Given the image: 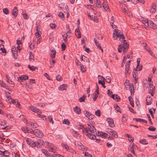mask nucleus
I'll use <instances>...</instances> for the list:
<instances>
[{"instance_id": "680f3d73", "label": "nucleus", "mask_w": 157, "mask_h": 157, "mask_svg": "<svg viewBox=\"0 0 157 157\" xmlns=\"http://www.w3.org/2000/svg\"><path fill=\"white\" fill-rule=\"evenodd\" d=\"M133 87L132 88H131L130 89V91L131 92V95H133L134 93V88L133 86Z\"/></svg>"}, {"instance_id": "ddd939ff", "label": "nucleus", "mask_w": 157, "mask_h": 157, "mask_svg": "<svg viewBox=\"0 0 157 157\" xmlns=\"http://www.w3.org/2000/svg\"><path fill=\"white\" fill-rule=\"evenodd\" d=\"M17 7H14V9L12 10V15L13 16L16 17L17 16L18 13V10Z\"/></svg>"}, {"instance_id": "c9c22d12", "label": "nucleus", "mask_w": 157, "mask_h": 157, "mask_svg": "<svg viewBox=\"0 0 157 157\" xmlns=\"http://www.w3.org/2000/svg\"><path fill=\"white\" fill-rule=\"evenodd\" d=\"M129 66L125 67V74H129L130 75V73L129 72Z\"/></svg>"}, {"instance_id": "412c9836", "label": "nucleus", "mask_w": 157, "mask_h": 157, "mask_svg": "<svg viewBox=\"0 0 157 157\" xmlns=\"http://www.w3.org/2000/svg\"><path fill=\"white\" fill-rule=\"evenodd\" d=\"M30 109L35 113L39 112V111H40L38 109L34 108L33 106H30Z\"/></svg>"}, {"instance_id": "2eb2a0df", "label": "nucleus", "mask_w": 157, "mask_h": 157, "mask_svg": "<svg viewBox=\"0 0 157 157\" xmlns=\"http://www.w3.org/2000/svg\"><path fill=\"white\" fill-rule=\"evenodd\" d=\"M86 135L91 140H95L96 138V136L94 135H93L91 133H87L86 134Z\"/></svg>"}, {"instance_id": "a878e982", "label": "nucleus", "mask_w": 157, "mask_h": 157, "mask_svg": "<svg viewBox=\"0 0 157 157\" xmlns=\"http://www.w3.org/2000/svg\"><path fill=\"white\" fill-rule=\"evenodd\" d=\"M94 1L96 3V5L98 8L101 7V4L99 0H94Z\"/></svg>"}, {"instance_id": "9b49d317", "label": "nucleus", "mask_w": 157, "mask_h": 157, "mask_svg": "<svg viewBox=\"0 0 157 157\" xmlns=\"http://www.w3.org/2000/svg\"><path fill=\"white\" fill-rule=\"evenodd\" d=\"M29 78V77L27 75H23L19 77H18L17 80L18 81H20L21 80L23 81V80H25L28 79Z\"/></svg>"}, {"instance_id": "e433bc0d", "label": "nucleus", "mask_w": 157, "mask_h": 157, "mask_svg": "<svg viewBox=\"0 0 157 157\" xmlns=\"http://www.w3.org/2000/svg\"><path fill=\"white\" fill-rule=\"evenodd\" d=\"M86 96H83L82 97H80L78 101L80 102H82L84 101V100L85 99Z\"/></svg>"}, {"instance_id": "6e6d98bb", "label": "nucleus", "mask_w": 157, "mask_h": 157, "mask_svg": "<svg viewBox=\"0 0 157 157\" xmlns=\"http://www.w3.org/2000/svg\"><path fill=\"white\" fill-rule=\"evenodd\" d=\"M140 58H137V66L136 67V68H137L140 65Z\"/></svg>"}, {"instance_id": "6ab92c4d", "label": "nucleus", "mask_w": 157, "mask_h": 157, "mask_svg": "<svg viewBox=\"0 0 157 157\" xmlns=\"http://www.w3.org/2000/svg\"><path fill=\"white\" fill-rule=\"evenodd\" d=\"M73 109L74 111L78 114H79L81 113L80 109L78 106H76Z\"/></svg>"}, {"instance_id": "f03ea898", "label": "nucleus", "mask_w": 157, "mask_h": 157, "mask_svg": "<svg viewBox=\"0 0 157 157\" xmlns=\"http://www.w3.org/2000/svg\"><path fill=\"white\" fill-rule=\"evenodd\" d=\"M124 39L125 38L124 36V38H121V40H120L122 43H123V45L122 44H121L119 46L118 50V52L120 53L121 52L122 50L123 53H125L129 48V44H127Z\"/></svg>"}, {"instance_id": "1a4fd4ad", "label": "nucleus", "mask_w": 157, "mask_h": 157, "mask_svg": "<svg viewBox=\"0 0 157 157\" xmlns=\"http://www.w3.org/2000/svg\"><path fill=\"white\" fill-rule=\"evenodd\" d=\"M107 132L110 135H112L113 136L116 138L118 137V135H117L116 132L115 131L112 130L111 129H108Z\"/></svg>"}, {"instance_id": "de8ad7c7", "label": "nucleus", "mask_w": 157, "mask_h": 157, "mask_svg": "<svg viewBox=\"0 0 157 157\" xmlns=\"http://www.w3.org/2000/svg\"><path fill=\"white\" fill-rule=\"evenodd\" d=\"M38 116L41 118H42L44 120H46L47 118H46V116L45 115H42L40 114H38Z\"/></svg>"}, {"instance_id": "7c9ffc66", "label": "nucleus", "mask_w": 157, "mask_h": 157, "mask_svg": "<svg viewBox=\"0 0 157 157\" xmlns=\"http://www.w3.org/2000/svg\"><path fill=\"white\" fill-rule=\"evenodd\" d=\"M140 142L144 144H147L148 143L146 139H142L139 141Z\"/></svg>"}, {"instance_id": "5fc2aeb1", "label": "nucleus", "mask_w": 157, "mask_h": 157, "mask_svg": "<svg viewBox=\"0 0 157 157\" xmlns=\"http://www.w3.org/2000/svg\"><path fill=\"white\" fill-rule=\"evenodd\" d=\"M20 82L21 85L24 86H27V83L25 82H23V81L21 80L20 81H19Z\"/></svg>"}, {"instance_id": "a211bd4d", "label": "nucleus", "mask_w": 157, "mask_h": 157, "mask_svg": "<svg viewBox=\"0 0 157 157\" xmlns=\"http://www.w3.org/2000/svg\"><path fill=\"white\" fill-rule=\"evenodd\" d=\"M156 4L155 3H154L152 4L151 6V8L150 9V12L151 13H155L156 11Z\"/></svg>"}, {"instance_id": "8fccbe9b", "label": "nucleus", "mask_w": 157, "mask_h": 157, "mask_svg": "<svg viewBox=\"0 0 157 157\" xmlns=\"http://www.w3.org/2000/svg\"><path fill=\"white\" fill-rule=\"evenodd\" d=\"M148 129L150 131H155L156 128L154 127H151L148 128Z\"/></svg>"}, {"instance_id": "a18cd8bd", "label": "nucleus", "mask_w": 157, "mask_h": 157, "mask_svg": "<svg viewBox=\"0 0 157 157\" xmlns=\"http://www.w3.org/2000/svg\"><path fill=\"white\" fill-rule=\"evenodd\" d=\"M75 63L77 66H82L81 63L77 59H75Z\"/></svg>"}, {"instance_id": "774afa93", "label": "nucleus", "mask_w": 157, "mask_h": 157, "mask_svg": "<svg viewBox=\"0 0 157 157\" xmlns=\"http://www.w3.org/2000/svg\"><path fill=\"white\" fill-rule=\"evenodd\" d=\"M113 92L112 91H110V90L109 89L108 90V94L109 96L110 97L112 95V94Z\"/></svg>"}, {"instance_id": "4468645a", "label": "nucleus", "mask_w": 157, "mask_h": 157, "mask_svg": "<svg viewBox=\"0 0 157 157\" xmlns=\"http://www.w3.org/2000/svg\"><path fill=\"white\" fill-rule=\"evenodd\" d=\"M103 7L104 9L106 10H110L108 6V4L107 3V1L106 0L104 1V2L102 4Z\"/></svg>"}, {"instance_id": "7ed1b4c3", "label": "nucleus", "mask_w": 157, "mask_h": 157, "mask_svg": "<svg viewBox=\"0 0 157 157\" xmlns=\"http://www.w3.org/2000/svg\"><path fill=\"white\" fill-rule=\"evenodd\" d=\"M31 134H34L36 136L39 138H41L42 137L43 135L42 132L39 130L37 129H35L33 130V132L32 131Z\"/></svg>"}, {"instance_id": "bf43d9fd", "label": "nucleus", "mask_w": 157, "mask_h": 157, "mask_svg": "<svg viewBox=\"0 0 157 157\" xmlns=\"http://www.w3.org/2000/svg\"><path fill=\"white\" fill-rule=\"evenodd\" d=\"M143 67V66L142 65H140L137 68H136V69L137 70V71H139L142 70Z\"/></svg>"}, {"instance_id": "f3484780", "label": "nucleus", "mask_w": 157, "mask_h": 157, "mask_svg": "<svg viewBox=\"0 0 157 157\" xmlns=\"http://www.w3.org/2000/svg\"><path fill=\"white\" fill-rule=\"evenodd\" d=\"M67 87V86L66 84H63L61 85L59 87V90H66Z\"/></svg>"}, {"instance_id": "e2e57ef3", "label": "nucleus", "mask_w": 157, "mask_h": 157, "mask_svg": "<svg viewBox=\"0 0 157 157\" xmlns=\"http://www.w3.org/2000/svg\"><path fill=\"white\" fill-rule=\"evenodd\" d=\"M38 124H36V123H33L32 128H34L37 127H38Z\"/></svg>"}, {"instance_id": "c85d7f7f", "label": "nucleus", "mask_w": 157, "mask_h": 157, "mask_svg": "<svg viewBox=\"0 0 157 157\" xmlns=\"http://www.w3.org/2000/svg\"><path fill=\"white\" fill-rule=\"evenodd\" d=\"M146 104L147 105H151L152 103V98H151L149 100L146 99Z\"/></svg>"}, {"instance_id": "052dcab7", "label": "nucleus", "mask_w": 157, "mask_h": 157, "mask_svg": "<svg viewBox=\"0 0 157 157\" xmlns=\"http://www.w3.org/2000/svg\"><path fill=\"white\" fill-rule=\"evenodd\" d=\"M56 26V25L55 24L51 23L50 24V26L52 29H53L55 28Z\"/></svg>"}, {"instance_id": "aec40b11", "label": "nucleus", "mask_w": 157, "mask_h": 157, "mask_svg": "<svg viewBox=\"0 0 157 157\" xmlns=\"http://www.w3.org/2000/svg\"><path fill=\"white\" fill-rule=\"evenodd\" d=\"M130 148L129 149L131 151V152L133 153V154L135 155V153L134 150V144H131L130 145Z\"/></svg>"}, {"instance_id": "f704fd0d", "label": "nucleus", "mask_w": 157, "mask_h": 157, "mask_svg": "<svg viewBox=\"0 0 157 157\" xmlns=\"http://www.w3.org/2000/svg\"><path fill=\"white\" fill-rule=\"evenodd\" d=\"M62 10L64 12H68L69 9L67 6H65L64 8L62 9Z\"/></svg>"}, {"instance_id": "69168bd1", "label": "nucleus", "mask_w": 157, "mask_h": 157, "mask_svg": "<svg viewBox=\"0 0 157 157\" xmlns=\"http://www.w3.org/2000/svg\"><path fill=\"white\" fill-rule=\"evenodd\" d=\"M147 44H145V45H144V48H145V49L146 50L147 52H149L151 50L149 47H146Z\"/></svg>"}, {"instance_id": "bb28decb", "label": "nucleus", "mask_w": 157, "mask_h": 157, "mask_svg": "<svg viewBox=\"0 0 157 157\" xmlns=\"http://www.w3.org/2000/svg\"><path fill=\"white\" fill-rule=\"evenodd\" d=\"M28 68H29V69L32 71H34L36 70V69H37L38 68L37 67H34L33 66H32V67L31 66L29 65H28Z\"/></svg>"}, {"instance_id": "20e7f679", "label": "nucleus", "mask_w": 157, "mask_h": 157, "mask_svg": "<svg viewBox=\"0 0 157 157\" xmlns=\"http://www.w3.org/2000/svg\"><path fill=\"white\" fill-rule=\"evenodd\" d=\"M83 113L85 116L87 117L88 119L91 120L94 118V116L90 113L88 112L86 110H84Z\"/></svg>"}, {"instance_id": "423d86ee", "label": "nucleus", "mask_w": 157, "mask_h": 157, "mask_svg": "<svg viewBox=\"0 0 157 157\" xmlns=\"http://www.w3.org/2000/svg\"><path fill=\"white\" fill-rule=\"evenodd\" d=\"M87 125L88 126V129L92 133H94L96 131V130L94 127L90 123H87Z\"/></svg>"}, {"instance_id": "338daca9", "label": "nucleus", "mask_w": 157, "mask_h": 157, "mask_svg": "<svg viewBox=\"0 0 157 157\" xmlns=\"http://www.w3.org/2000/svg\"><path fill=\"white\" fill-rule=\"evenodd\" d=\"M115 96L116 98L115 99H117V100L116 101H119L120 100V98L119 96L117 94Z\"/></svg>"}, {"instance_id": "39448f33", "label": "nucleus", "mask_w": 157, "mask_h": 157, "mask_svg": "<svg viewBox=\"0 0 157 157\" xmlns=\"http://www.w3.org/2000/svg\"><path fill=\"white\" fill-rule=\"evenodd\" d=\"M113 35H115L116 36H117V37H119V40H121V39L122 38H124V35L123 34V33L120 32L119 33L118 32V30L117 29H115L114 30V32L113 33Z\"/></svg>"}, {"instance_id": "6e6552de", "label": "nucleus", "mask_w": 157, "mask_h": 157, "mask_svg": "<svg viewBox=\"0 0 157 157\" xmlns=\"http://www.w3.org/2000/svg\"><path fill=\"white\" fill-rule=\"evenodd\" d=\"M21 129L25 133H29L31 134L32 132H33V129L26 126L22 127Z\"/></svg>"}, {"instance_id": "49530a36", "label": "nucleus", "mask_w": 157, "mask_h": 157, "mask_svg": "<svg viewBox=\"0 0 157 157\" xmlns=\"http://www.w3.org/2000/svg\"><path fill=\"white\" fill-rule=\"evenodd\" d=\"M58 16L60 17L61 18V19H63L64 18V14L62 12H60L58 14Z\"/></svg>"}, {"instance_id": "4d7b16f0", "label": "nucleus", "mask_w": 157, "mask_h": 157, "mask_svg": "<svg viewBox=\"0 0 157 157\" xmlns=\"http://www.w3.org/2000/svg\"><path fill=\"white\" fill-rule=\"evenodd\" d=\"M84 155L87 157H91L92 156V155L89 154L88 152L86 151L85 152Z\"/></svg>"}, {"instance_id": "b1692460", "label": "nucleus", "mask_w": 157, "mask_h": 157, "mask_svg": "<svg viewBox=\"0 0 157 157\" xmlns=\"http://www.w3.org/2000/svg\"><path fill=\"white\" fill-rule=\"evenodd\" d=\"M114 107L115 108V110L117 112L119 113H121L120 108L119 106L117 104H114Z\"/></svg>"}, {"instance_id": "58836bf2", "label": "nucleus", "mask_w": 157, "mask_h": 157, "mask_svg": "<svg viewBox=\"0 0 157 157\" xmlns=\"http://www.w3.org/2000/svg\"><path fill=\"white\" fill-rule=\"evenodd\" d=\"M61 50L63 51L65 50L66 48V46L64 43H63L61 45Z\"/></svg>"}, {"instance_id": "864d4df0", "label": "nucleus", "mask_w": 157, "mask_h": 157, "mask_svg": "<svg viewBox=\"0 0 157 157\" xmlns=\"http://www.w3.org/2000/svg\"><path fill=\"white\" fill-rule=\"evenodd\" d=\"M128 109L130 111L134 114L136 113V112H135L133 109L130 107H128Z\"/></svg>"}, {"instance_id": "f8f14e48", "label": "nucleus", "mask_w": 157, "mask_h": 157, "mask_svg": "<svg viewBox=\"0 0 157 157\" xmlns=\"http://www.w3.org/2000/svg\"><path fill=\"white\" fill-rule=\"evenodd\" d=\"M106 121H107L110 127H113L114 126V124L113 123V121L112 118H108Z\"/></svg>"}, {"instance_id": "4c0bfd02", "label": "nucleus", "mask_w": 157, "mask_h": 157, "mask_svg": "<svg viewBox=\"0 0 157 157\" xmlns=\"http://www.w3.org/2000/svg\"><path fill=\"white\" fill-rule=\"evenodd\" d=\"M56 79L58 81H60L62 79V78L60 75H58L56 77Z\"/></svg>"}, {"instance_id": "603ef678", "label": "nucleus", "mask_w": 157, "mask_h": 157, "mask_svg": "<svg viewBox=\"0 0 157 157\" xmlns=\"http://www.w3.org/2000/svg\"><path fill=\"white\" fill-rule=\"evenodd\" d=\"M61 145L63 147H64L67 150L69 149L68 146L67 145L64 144H62Z\"/></svg>"}, {"instance_id": "0e129e2a", "label": "nucleus", "mask_w": 157, "mask_h": 157, "mask_svg": "<svg viewBox=\"0 0 157 157\" xmlns=\"http://www.w3.org/2000/svg\"><path fill=\"white\" fill-rule=\"evenodd\" d=\"M23 16L24 19L27 20L28 19V15L26 13H25L23 14Z\"/></svg>"}, {"instance_id": "13d9d810", "label": "nucleus", "mask_w": 157, "mask_h": 157, "mask_svg": "<svg viewBox=\"0 0 157 157\" xmlns=\"http://www.w3.org/2000/svg\"><path fill=\"white\" fill-rule=\"evenodd\" d=\"M93 95H94V97H93V99L94 101H95L97 99L98 96L97 95V94H95V93H94L93 94Z\"/></svg>"}, {"instance_id": "393cba45", "label": "nucleus", "mask_w": 157, "mask_h": 157, "mask_svg": "<svg viewBox=\"0 0 157 157\" xmlns=\"http://www.w3.org/2000/svg\"><path fill=\"white\" fill-rule=\"evenodd\" d=\"M95 44L96 46L97 47L99 48H101V46L99 44V43L98 41L96 38H94V39Z\"/></svg>"}, {"instance_id": "cd10ccee", "label": "nucleus", "mask_w": 157, "mask_h": 157, "mask_svg": "<svg viewBox=\"0 0 157 157\" xmlns=\"http://www.w3.org/2000/svg\"><path fill=\"white\" fill-rule=\"evenodd\" d=\"M0 50L2 51V53H6V51L5 48H4L3 45H0Z\"/></svg>"}, {"instance_id": "37998d69", "label": "nucleus", "mask_w": 157, "mask_h": 157, "mask_svg": "<svg viewBox=\"0 0 157 157\" xmlns=\"http://www.w3.org/2000/svg\"><path fill=\"white\" fill-rule=\"evenodd\" d=\"M10 101H11V102L14 105L16 104V103L17 102L16 100H13L11 98H10L9 99V101H10Z\"/></svg>"}, {"instance_id": "0eeeda50", "label": "nucleus", "mask_w": 157, "mask_h": 157, "mask_svg": "<svg viewBox=\"0 0 157 157\" xmlns=\"http://www.w3.org/2000/svg\"><path fill=\"white\" fill-rule=\"evenodd\" d=\"M147 25L149 27L152 28L154 29H157V25L155 24L153 22L149 20L148 23H147Z\"/></svg>"}, {"instance_id": "4be33fe9", "label": "nucleus", "mask_w": 157, "mask_h": 157, "mask_svg": "<svg viewBox=\"0 0 157 157\" xmlns=\"http://www.w3.org/2000/svg\"><path fill=\"white\" fill-rule=\"evenodd\" d=\"M56 54V52L55 50H52L51 51V53L50 54V56L52 58L55 57V56Z\"/></svg>"}, {"instance_id": "c03bdc74", "label": "nucleus", "mask_w": 157, "mask_h": 157, "mask_svg": "<svg viewBox=\"0 0 157 157\" xmlns=\"http://www.w3.org/2000/svg\"><path fill=\"white\" fill-rule=\"evenodd\" d=\"M95 115L98 117H100L101 115V112L99 109H98L95 112Z\"/></svg>"}, {"instance_id": "3c124183", "label": "nucleus", "mask_w": 157, "mask_h": 157, "mask_svg": "<svg viewBox=\"0 0 157 157\" xmlns=\"http://www.w3.org/2000/svg\"><path fill=\"white\" fill-rule=\"evenodd\" d=\"M147 117H148V121H150V124H151V125H152L153 124V123H152V122L151 121V117H150V115L149 114H147Z\"/></svg>"}, {"instance_id": "dca6fc26", "label": "nucleus", "mask_w": 157, "mask_h": 157, "mask_svg": "<svg viewBox=\"0 0 157 157\" xmlns=\"http://www.w3.org/2000/svg\"><path fill=\"white\" fill-rule=\"evenodd\" d=\"M98 77H100V78H103V80L101 79V80H99L98 82V83L99 84H101L102 86L103 84H105V82H104V80H105V78L102 76H101L100 75H99L98 76Z\"/></svg>"}, {"instance_id": "f257e3e1", "label": "nucleus", "mask_w": 157, "mask_h": 157, "mask_svg": "<svg viewBox=\"0 0 157 157\" xmlns=\"http://www.w3.org/2000/svg\"><path fill=\"white\" fill-rule=\"evenodd\" d=\"M26 140L27 143L32 147H36L37 148L40 147L42 145H44V142L41 139H38L35 142L31 140L30 139L26 138Z\"/></svg>"}, {"instance_id": "c756f323", "label": "nucleus", "mask_w": 157, "mask_h": 157, "mask_svg": "<svg viewBox=\"0 0 157 157\" xmlns=\"http://www.w3.org/2000/svg\"><path fill=\"white\" fill-rule=\"evenodd\" d=\"M41 151L47 156L48 157V155H49V153L48 152L47 150L44 149H42Z\"/></svg>"}, {"instance_id": "ea45409f", "label": "nucleus", "mask_w": 157, "mask_h": 157, "mask_svg": "<svg viewBox=\"0 0 157 157\" xmlns=\"http://www.w3.org/2000/svg\"><path fill=\"white\" fill-rule=\"evenodd\" d=\"M0 123H1V125H6V121L4 120H0Z\"/></svg>"}, {"instance_id": "5701e85b", "label": "nucleus", "mask_w": 157, "mask_h": 157, "mask_svg": "<svg viewBox=\"0 0 157 157\" xmlns=\"http://www.w3.org/2000/svg\"><path fill=\"white\" fill-rule=\"evenodd\" d=\"M137 70L136 69H134L133 71L132 72V76L133 78H135V77H137L138 76V75L137 72Z\"/></svg>"}, {"instance_id": "9d476101", "label": "nucleus", "mask_w": 157, "mask_h": 157, "mask_svg": "<svg viewBox=\"0 0 157 157\" xmlns=\"http://www.w3.org/2000/svg\"><path fill=\"white\" fill-rule=\"evenodd\" d=\"M13 55V58L15 59H16L17 58V51L16 50V48L15 47H13L11 49Z\"/></svg>"}, {"instance_id": "09e8293b", "label": "nucleus", "mask_w": 157, "mask_h": 157, "mask_svg": "<svg viewBox=\"0 0 157 157\" xmlns=\"http://www.w3.org/2000/svg\"><path fill=\"white\" fill-rule=\"evenodd\" d=\"M83 61L84 62H86L89 63L90 62V60L87 57H86L85 56H84V60Z\"/></svg>"}, {"instance_id": "2f4dec72", "label": "nucleus", "mask_w": 157, "mask_h": 157, "mask_svg": "<svg viewBox=\"0 0 157 157\" xmlns=\"http://www.w3.org/2000/svg\"><path fill=\"white\" fill-rule=\"evenodd\" d=\"M70 122L68 119H64L63 121V123L68 125L70 124Z\"/></svg>"}, {"instance_id": "79ce46f5", "label": "nucleus", "mask_w": 157, "mask_h": 157, "mask_svg": "<svg viewBox=\"0 0 157 157\" xmlns=\"http://www.w3.org/2000/svg\"><path fill=\"white\" fill-rule=\"evenodd\" d=\"M133 120L140 122H143V119L140 118H134Z\"/></svg>"}, {"instance_id": "72a5a7b5", "label": "nucleus", "mask_w": 157, "mask_h": 157, "mask_svg": "<svg viewBox=\"0 0 157 157\" xmlns=\"http://www.w3.org/2000/svg\"><path fill=\"white\" fill-rule=\"evenodd\" d=\"M52 116H48V118L49 121V122L52 123V124H53V121L52 119Z\"/></svg>"}, {"instance_id": "a19ab883", "label": "nucleus", "mask_w": 157, "mask_h": 157, "mask_svg": "<svg viewBox=\"0 0 157 157\" xmlns=\"http://www.w3.org/2000/svg\"><path fill=\"white\" fill-rule=\"evenodd\" d=\"M3 13L6 14H7L9 13V10L7 8H4L3 9Z\"/></svg>"}, {"instance_id": "473e14b6", "label": "nucleus", "mask_w": 157, "mask_h": 157, "mask_svg": "<svg viewBox=\"0 0 157 157\" xmlns=\"http://www.w3.org/2000/svg\"><path fill=\"white\" fill-rule=\"evenodd\" d=\"M82 129V133L86 134L88 133V130L87 129V128H85L84 127Z\"/></svg>"}]
</instances>
